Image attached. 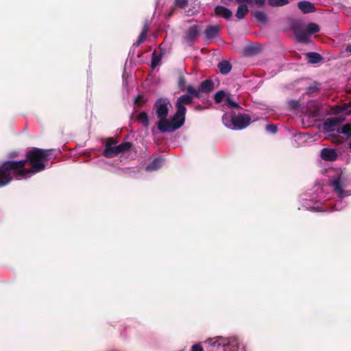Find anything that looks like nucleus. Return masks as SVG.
I'll use <instances>...</instances> for the list:
<instances>
[{"label": "nucleus", "instance_id": "nucleus-19", "mask_svg": "<svg viewBox=\"0 0 351 351\" xmlns=\"http://www.w3.org/2000/svg\"><path fill=\"white\" fill-rule=\"evenodd\" d=\"M248 12L249 10L246 5L240 4L237 8L236 16L238 19H243Z\"/></svg>", "mask_w": 351, "mask_h": 351}, {"label": "nucleus", "instance_id": "nucleus-21", "mask_svg": "<svg viewBox=\"0 0 351 351\" xmlns=\"http://www.w3.org/2000/svg\"><path fill=\"white\" fill-rule=\"evenodd\" d=\"M138 121L143 125V126L147 128L149 125V121L147 114L145 112H141L137 117Z\"/></svg>", "mask_w": 351, "mask_h": 351}, {"label": "nucleus", "instance_id": "nucleus-12", "mask_svg": "<svg viewBox=\"0 0 351 351\" xmlns=\"http://www.w3.org/2000/svg\"><path fill=\"white\" fill-rule=\"evenodd\" d=\"M338 152L336 149L324 148L321 150L320 157L326 161H334L337 158Z\"/></svg>", "mask_w": 351, "mask_h": 351}, {"label": "nucleus", "instance_id": "nucleus-37", "mask_svg": "<svg viewBox=\"0 0 351 351\" xmlns=\"http://www.w3.org/2000/svg\"><path fill=\"white\" fill-rule=\"evenodd\" d=\"M141 102V96H138L136 99H135V103L136 104H140Z\"/></svg>", "mask_w": 351, "mask_h": 351}, {"label": "nucleus", "instance_id": "nucleus-4", "mask_svg": "<svg viewBox=\"0 0 351 351\" xmlns=\"http://www.w3.org/2000/svg\"><path fill=\"white\" fill-rule=\"evenodd\" d=\"M223 125L232 130H241L247 128L251 123V117L247 114H236L232 111H227L222 117Z\"/></svg>", "mask_w": 351, "mask_h": 351}, {"label": "nucleus", "instance_id": "nucleus-16", "mask_svg": "<svg viewBox=\"0 0 351 351\" xmlns=\"http://www.w3.org/2000/svg\"><path fill=\"white\" fill-rule=\"evenodd\" d=\"M214 88V83L211 80H206L202 82L199 86V92L201 93H208Z\"/></svg>", "mask_w": 351, "mask_h": 351}, {"label": "nucleus", "instance_id": "nucleus-25", "mask_svg": "<svg viewBox=\"0 0 351 351\" xmlns=\"http://www.w3.org/2000/svg\"><path fill=\"white\" fill-rule=\"evenodd\" d=\"M304 28L307 30L311 36H312L313 34L317 33L319 31V26L314 23H308L306 26L304 27Z\"/></svg>", "mask_w": 351, "mask_h": 351}, {"label": "nucleus", "instance_id": "nucleus-15", "mask_svg": "<svg viewBox=\"0 0 351 351\" xmlns=\"http://www.w3.org/2000/svg\"><path fill=\"white\" fill-rule=\"evenodd\" d=\"M299 9L303 13H311L314 11V5L308 1H302L298 3Z\"/></svg>", "mask_w": 351, "mask_h": 351}, {"label": "nucleus", "instance_id": "nucleus-2", "mask_svg": "<svg viewBox=\"0 0 351 351\" xmlns=\"http://www.w3.org/2000/svg\"><path fill=\"white\" fill-rule=\"evenodd\" d=\"M328 185L339 199L330 211L341 210L347 206L343 199L351 195V192L346 190L350 184L348 175L340 169L328 171Z\"/></svg>", "mask_w": 351, "mask_h": 351}, {"label": "nucleus", "instance_id": "nucleus-7", "mask_svg": "<svg viewBox=\"0 0 351 351\" xmlns=\"http://www.w3.org/2000/svg\"><path fill=\"white\" fill-rule=\"evenodd\" d=\"M115 144L116 142L112 138L108 139L103 153L105 157L112 158L128 151L132 147V143L130 142H123L119 145H115Z\"/></svg>", "mask_w": 351, "mask_h": 351}, {"label": "nucleus", "instance_id": "nucleus-11", "mask_svg": "<svg viewBox=\"0 0 351 351\" xmlns=\"http://www.w3.org/2000/svg\"><path fill=\"white\" fill-rule=\"evenodd\" d=\"M294 34L297 40L300 43H308L310 41L311 35L304 27H296L294 28Z\"/></svg>", "mask_w": 351, "mask_h": 351}, {"label": "nucleus", "instance_id": "nucleus-28", "mask_svg": "<svg viewBox=\"0 0 351 351\" xmlns=\"http://www.w3.org/2000/svg\"><path fill=\"white\" fill-rule=\"evenodd\" d=\"M254 16L257 21L262 23H265L267 19V15L262 11H256L254 13Z\"/></svg>", "mask_w": 351, "mask_h": 351}, {"label": "nucleus", "instance_id": "nucleus-32", "mask_svg": "<svg viewBox=\"0 0 351 351\" xmlns=\"http://www.w3.org/2000/svg\"><path fill=\"white\" fill-rule=\"evenodd\" d=\"M175 4L181 8H184L187 5L188 0H175Z\"/></svg>", "mask_w": 351, "mask_h": 351}, {"label": "nucleus", "instance_id": "nucleus-8", "mask_svg": "<svg viewBox=\"0 0 351 351\" xmlns=\"http://www.w3.org/2000/svg\"><path fill=\"white\" fill-rule=\"evenodd\" d=\"M220 340H222V338L220 337H217L215 339H209L208 341L210 343V346L212 347L216 348V350L220 351V348H221L223 351H237L239 348L238 342L236 340H233L231 341H228L227 343L223 341V342H219Z\"/></svg>", "mask_w": 351, "mask_h": 351}, {"label": "nucleus", "instance_id": "nucleus-41", "mask_svg": "<svg viewBox=\"0 0 351 351\" xmlns=\"http://www.w3.org/2000/svg\"><path fill=\"white\" fill-rule=\"evenodd\" d=\"M196 109H197V110H200V109H201V108H200L199 106H197V107H196Z\"/></svg>", "mask_w": 351, "mask_h": 351}, {"label": "nucleus", "instance_id": "nucleus-26", "mask_svg": "<svg viewBox=\"0 0 351 351\" xmlns=\"http://www.w3.org/2000/svg\"><path fill=\"white\" fill-rule=\"evenodd\" d=\"M147 32L148 26L147 25H145L143 30L141 31L140 35L138 36V40H136L137 45H140L144 41V40L147 37Z\"/></svg>", "mask_w": 351, "mask_h": 351}, {"label": "nucleus", "instance_id": "nucleus-6", "mask_svg": "<svg viewBox=\"0 0 351 351\" xmlns=\"http://www.w3.org/2000/svg\"><path fill=\"white\" fill-rule=\"evenodd\" d=\"M193 101V97L189 95H182L177 99L176 102V112L173 114V121L177 123L176 128H181L185 121L186 108L185 106Z\"/></svg>", "mask_w": 351, "mask_h": 351}, {"label": "nucleus", "instance_id": "nucleus-27", "mask_svg": "<svg viewBox=\"0 0 351 351\" xmlns=\"http://www.w3.org/2000/svg\"><path fill=\"white\" fill-rule=\"evenodd\" d=\"M228 95L223 90H219L217 92L214 96L215 101L217 104L221 102L222 101H226V97Z\"/></svg>", "mask_w": 351, "mask_h": 351}, {"label": "nucleus", "instance_id": "nucleus-18", "mask_svg": "<svg viewBox=\"0 0 351 351\" xmlns=\"http://www.w3.org/2000/svg\"><path fill=\"white\" fill-rule=\"evenodd\" d=\"M219 71L223 75L228 74L232 69L231 64L227 60H223L218 64Z\"/></svg>", "mask_w": 351, "mask_h": 351}, {"label": "nucleus", "instance_id": "nucleus-34", "mask_svg": "<svg viewBox=\"0 0 351 351\" xmlns=\"http://www.w3.org/2000/svg\"><path fill=\"white\" fill-rule=\"evenodd\" d=\"M240 4H243V3H246L248 4H251L253 2V0H236Z\"/></svg>", "mask_w": 351, "mask_h": 351}, {"label": "nucleus", "instance_id": "nucleus-33", "mask_svg": "<svg viewBox=\"0 0 351 351\" xmlns=\"http://www.w3.org/2000/svg\"><path fill=\"white\" fill-rule=\"evenodd\" d=\"M191 351H204V350L199 344H195L191 347Z\"/></svg>", "mask_w": 351, "mask_h": 351}, {"label": "nucleus", "instance_id": "nucleus-22", "mask_svg": "<svg viewBox=\"0 0 351 351\" xmlns=\"http://www.w3.org/2000/svg\"><path fill=\"white\" fill-rule=\"evenodd\" d=\"M227 108L230 109H240L241 107L238 103L234 101L229 95L226 97V101L224 104Z\"/></svg>", "mask_w": 351, "mask_h": 351}, {"label": "nucleus", "instance_id": "nucleus-38", "mask_svg": "<svg viewBox=\"0 0 351 351\" xmlns=\"http://www.w3.org/2000/svg\"><path fill=\"white\" fill-rule=\"evenodd\" d=\"M346 51L347 52L351 53V44H349L346 46Z\"/></svg>", "mask_w": 351, "mask_h": 351}, {"label": "nucleus", "instance_id": "nucleus-24", "mask_svg": "<svg viewBox=\"0 0 351 351\" xmlns=\"http://www.w3.org/2000/svg\"><path fill=\"white\" fill-rule=\"evenodd\" d=\"M187 94L191 95V97H200V92L199 87L197 88H195L193 86L189 85L186 88Z\"/></svg>", "mask_w": 351, "mask_h": 351}, {"label": "nucleus", "instance_id": "nucleus-35", "mask_svg": "<svg viewBox=\"0 0 351 351\" xmlns=\"http://www.w3.org/2000/svg\"><path fill=\"white\" fill-rule=\"evenodd\" d=\"M184 84H185V80L183 77H180L179 79V86L180 88H182L184 86Z\"/></svg>", "mask_w": 351, "mask_h": 351}, {"label": "nucleus", "instance_id": "nucleus-36", "mask_svg": "<svg viewBox=\"0 0 351 351\" xmlns=\"http://www.w3.org/2000/svg\"><path fill=\"white\" fill-rule=\"evenodd\" d=\"M265 0H255V2L258 5V6H261L264 4Z\"/></svg>", "mask_w": 351, "mask_h": 351}, {"label": "nucleus", "instance_id": "nucleus-17", "mask_svg": "<svg viewBox=\"0 0 351 351\" xmlns=\"http://www.w3.org/2000/svg\"><path fill=\"white\" fill-rule=\"evenodd\" d=\"M163 159L161 158H155L151 163L145 167L147 171H154L161 167Z\"/></svg>", "mask_w": 351, "mask_h": 351}, {"label": "nucleus", "instance_id": "nucleus-1", "mask_svg": "<svg viewBox=\"0 0 351 351\" xmlns=\"http://www.w3.org/2000/svg\"><path fill=\"white\" fill-rule=\"evenodd\" d=\"M52 149L34 148L27 152L25 158L19 161L7 160L0 166V187L13 179L21 180L45 169V162L51 159Z\"/></svg>", "mask_w": 351, "mask_h": 351}, {"label": "nucleus", "instance_id": "nucleus-42", "mask_svg": "<svg viewBox=\"0 0 351 351\" xmlns=\"http://www.w3.org/2000/svg\"><path fill=\"white\" fill-rule=\"evenodd\" d=\"M348 114H351V110L349 112V113H348Z\"/></svg>", "mask_w": 351, "mask_h": 351}, {"label": "nucleus", "instance_id": "nucleus-5", "mask_svg": "<svg viewBox=\"0 0 351 351\" xmlns=\"http://www.w3.org/2000/svg\"><path fill=\"white\" fill-rule=\"evenodd\" d=\"M329 197L324 193L321 186H315L313 191L309 194H305L301 199L302 206L307 210H318L319 206H314L316 204H322L328 199Z\"/></svg>", "mask_w": 351, "mask_h": 351}, {"label": "nucleus", "instance_id": "nucleus-23", "mask_svg": "<svg viewBox=\"0 0 351 351\" xmlns=\"http://www.w3.org/2000/svg\"><path fill=\"white\" fill-rule=\"evenodd\" d=\"M160 60H161V55L157 53V52L156 51H154L152 55L151 66L153 69H154L159 64Z\"/></svg>", "mask_w": 351, "mask_h": 351}, {"label": "nucleus", "instance_id": "nucleus-29", "mask_svg": "<svg viewBox=\"0 0 351 351\" xmlns=\"http://www.w3.org/2000/svg\"><path fill=\"white\" fill-rule=\"evenodd\" d=\"M339 132L346 136H351V123L343 125Z\"/></svg>", "mask_w": 351, "mask_h": 351}, {"label": "nucleus", "instance_id": "nucleus-30", "mask_svg": "<svg viewBox=\"0 0 351 351\" xmlns=\"http://www.w3.org/2000/svg\"><path fill=\"white\" fill-rule=\"evenodd\" d=\"M288 0H268V3L272 6H282L288 3Z\"/></svg>", "mask_w": 351, "mask_h": 351}, {"label": "nucleus", "instance_id": "nucleus-20", "mask_svg": "<svg viewBox=\"0 0 351 351\" xmlns=\"http://www.w3.org/2000/svg\"><path fill=\"white\" fill-rule=\"evenodd\" d=\"M306 57L308 62L312 64L318 63L322 60V57L316 52H308L306 53Z\"/></svg>", "mask_w": 351, "mask_h": 351}, {"label": "nucleus", "instance_id": "nucleus-40", "mask_svg": "<svg viewBox=\"0 0 351 351\" xmlns=\"http://www.w3.org/2000/svg\"><path fill=\"white\" fill-rule=\"evenodd\" d=\"M16 154L15 153L12 154V156H16Z\"/></svg>", "mask_w": 351, "mask_h": 351}, {"label": "nucleus", "instance_id": "nucleus-9", "mask_svg": "<svg viewBox=\"0 0 351 351\" xmlns=\"http://www.w3.org/2000/svg\"><path fill=\"white\" fill-rule=\"evenodd\" d=\"M345 120L343 117H332L326 119L320 129L324 133H330L335 130V128Z\"/></svg>", "mask_w": 351, "mask_h": 351}, {"label": "nucleus", "instance_id": "nucleus-13", "mask_svg": "<svg viewBox=\"0 0 351 351\" xmlns=\"http://www.w3.org/2000/svg\"><path fill=\"white\" fill-rule=\"evenodd\" d=\"M215 14L218 16H221V17L228 19L232 16V11L222 5H217L215 8Z\"/></svg>", "mask_w": 351, "mask_h": 351}, {"label": "nucleus", "instance_id": "nucleus-10", "mask_svg": "<svg viewBox=\"0 0 351 351\" xmlns=\"http://www.w3.org/2000/svg\"><path fill=\"white\" fill-rule=\"evenodd\" d=\"M199 34V26L196 25H192L184 32L183 39L189 45H192Z\"/></svg>", "mask_w": 351, "mask_h": 351}, {"label": "nucleus", "instance_id": "nucleus-3", "mask_svg": "<svg viewBox=\"0 0 351 351\" xmlns=\"http://www.w3.org/2000/svg\"><path fill=\"white\" fill-rule=\"evenodd\" d=\"M170 101L167 98L161 97L158 99L154 104V110L159 121L157 128L162 133L173 132L180 128H176V123L173 121V116L168 119L169 107Z\"/></svg>", "mask_w": 351, "mask_h": 351}, {"label": "nucleus", "instance_id": "nucleus-31", "mask_svg": "<svg viewBox=\"0 0 351 351\" xmlns=\"http://www.w3.org/2000/svg\"><path fill=\"white\" fill-rule=\"evenodd\" d=\"M266 130L271 134H275L277 132V127L274 124H268L266 126Z\"/></svg>", "mask_w": 351, "mask_h": 351}, {"label": "nucleus", "instance_id": "nucleus-14", "mask_svg": "<svg viewBox=\"0 0 351 351\" xmlns=\"http://www.w3.org/2000/svg\"><path fill=\"white\" fill-rule=\"evenodd\" d=\"M219 27L217 25L208 26L205 30V39H212L216 38L219 34Z\"/></svg>", "mask_w": 351, "mask_h": 351}, {"label": "nucleus", "instance_id": "nucleus-39", "mask_svg": "<svg viewBox=\"0 0 351 351\" xmlns=\"http://www.w3.org/2000/svg\"><path fill=\"white\" fill-rule=\"evenodd\" d=\"M155 132H156L155 129H154V128H153V129L152 130V134H155Z\"/></svg>", "mask_w": 351, "mask_h": 351}]
</instances>
